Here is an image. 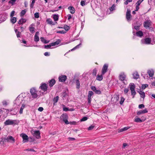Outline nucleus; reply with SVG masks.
<instances>
[{
	"label": "nucleus",
	"mask_w": 155,
	"mask_h": 155,
	"mask_svg": "<svg viewBox=\"0 0 155 155\" xmlns=\"http://www.w3.org/2000/svg\"><path fill=\"white\" fill-rule=\"evenodd\" d=\"M11 22L13 24L15 23L17 21L16 18L15 17H11L10 19Z\"/></svg>",
	"instance_id": "nucleus-27"
},
{
	"label": "nucleus",
	"mask_w": 155,
	"mask_h": 155,
	"mask_svg": "<svg viewBox=\"0 0 155 155\" xmlns=\"http://www.w3.org/2000/svg\"><path fill=\"white\" fill-rule=\"evenodd\" d=\"M147 73L150 77H152L154 74V71L153 70L151 69L148 70Z\"/></svg>",
	"instance_id": "nucleus-20"
},
{
	"label": "nucleus",
	"mask_w": 155,
	"mask_h": 155,
	"mask_svg": "<svg viewBox=\"0 0 155 155\" xmlns=\"http://www.w3.org/2000/svg\"><path fill=\"white\" fill-rule=\"evenodd\" d=\"M47 22L50 25H54L53 22L52 21V20L50 18H48L46 20Z\"/></svg>",
	"instance_id": "nucleus-23"
},
{
	"label": "nucleus",
	"mask_w": 155,
	"mask_h": 155,
	"mask_svg": "<svg viewBox=\"0 0 155 155\" xmlns=\"http://www.w3.org/2000/svg\"><path fill=\"white\" fill-rule=\"evenodd\" d=\"M136 34L137 36L139 37H141L143 35V33L141 31H139L136 33Z\"/></svg>",
	"instance_id": "nucleus-34"
},
{
	"label": "nucleus",
	"mask_w": 155,
	"mask_h": 155,
	"mask_svg": "<svg viewBox=\"0 0 155 155\" xmlns=\"http://www.w3.org/2000/svg\"><path fill=\"white\" fill-rule=\"evenodd\" d=\"M26 21L25 20V19L21 18L18 21V24L21 25L25 22Z\"/></svg>",
	"instance_id": "nucleus-29"
},
{
	"label": "nucleus",
	"mask_w": 155,
	"mask_h": 155,
	"mask_svg": "<svg viewBox=\"0 0 155 155\" xmlns=\"http://www.w3.org/2000/svg\"><path fill=\"white\" fill-rule=\"evenodd\" d=\"M68 116L66 114H63L60 117L61 120H63L67 124H69V123L68 120Z\"/></svg>",
	"instance_id": "nucleus-7"
},
{
	"label": "nucleus",
	"mask_w": 155,
	"mask_h": 155,
	"mask_svg": "<svg viewBox=\"0 0 155 155\" xmlns=\"http://www.w3.org/2000/svg\"><path fill=\"white\" fill-rule=\"evenodd\" d=\"M139 27L140 26H135L134 28L136 30H138L139 29Z\"/></svg>",
	"instance_id": "nucleus-62"
},
{
	"label": "nucleus",
	"mask_w": 155,
	"mask_h": 155,
	"mask_svg": "<svg viewBox=\"0 0 155 155\" xmlns=\"http://www.w3.org/2000/svg\"><path fill=\"white\" fill-rule=\"evenodd\" d=\"M44 54L45 56H49L50 55V53L48 52H46L44 53Z\"/></svg>",
	"instance_id": "nucleus-63"
},
{
	"label": "nucleus",
	"mask_w": 155,
	"mask_h": 155,
	"mask_svg": "<svg viewBox=\"0 0 155 155\" xmlns=\"http://www.w3.org/2000/svg\"><path fill=\"white\" fill-rule=\"evenodd\" d=\"M134 121L137 122H141L142 121V120L139 118H135Z\"/></svg>",
	"instance_id": "nucleus-37"
},
{
	"label": "nucleus",
	"mask_w": 155,
	"mask_h": 155,
	"mask_svg": "<svg viewBox=\"0 0 155 155\" xmlns=\"http://www.w3.org/2000/svg\"><path fill=\"white\" fill-rule=\"evenodd\" d=\"M61 41L60 39H58L57 41H56L55 42L56 45H58L59 44V43L61 42Z\"/></svg>",
	"instance_id": "nucleus-58"
},
{
	"label": "nucleus",
	"mask_w": 155,
	"mask_h": 155,
	"mask_svg": "<svg viewBox=\"0 0 155 155\" xmlns=\"http://www.w3.org/2000/svg\"><path fill=\"white\" fill-rule=\"evenodd\" d=\"M19 101L20 99H19L18 98H17L14 101V103L17 105L18 104V103L19 102Z\"/></svg>",
	"instance_id": "nucleus-44"
},
{
	"label": "nucleus",
	"mask_w": 155,
	"mask_h": 155,
	"mask_svg": "<svg viewBox=\"0 0 155 155\" xmlns=\"http://www.w3.org/2000/svg\"><path fill=\"white\" fill-rule=\"evenodd\" d=\"M151 41V39L150 38H146L144 40H142L141 41L143 43L148 44L150 43Z\"/></svg>",
	"instance_id": "nucleus-12"
},
{
	"label": "nucleus",
	"mask_w": 155,
	"mask_h": 155,
	"mask_svg": "<svg viewBox=\"0 0 155 155\" xmlns=\"http://www.w3.org/2000/svg\"><path fill=\"white\" fill-rule=\"evenodd\" d=\"M25 105L24 104H23L20 108L19 113L20 114H22L23 113V110L24 108L25 107Z\"/></svg>",
	"instance_id": "nucleus-28"
},
{
	"label": "nucleus",
	"mask_w": 155,
	"mask_h": 155,
	"mask_svg": "<svg viewBox=\"0 0 155 155\" xmlns=\"http://www.w3.org/2000/svg\"><path fill=\"white\" fill-rule=\"evenodd\" d=\"M21 35V32L19 31H18L16 33V35L18 38L20 37Z\"/></svg>",
	"instance_id": "nucleus-55"
},
{
	"label": "nucleus",
	"mask_w": 155,
	"mask_h": 155,
	"mask_svg": "<svg viewBox=\"0 0 155 155\" xmlns=\"http://www.w3.org/2000/svg\"><path fill=\"white\" fill-rule=\"evenodd\" d=\"M38 111L41 112L43 110V108L42 107H40L38 108Z\"/></svg>",
	"instance_id": "nucleus-59"
},
{
	"label": "nucleus",
	"mask_w": 155,
	"mask_h": 155,
	"mask_svg": "<svg viewBox=\"0 0 155 155\" xmlns=\"http://www.w3.org/2000/svg\"><path fill=\"white\" fill-rule=\"evenodd\" d=\"M35 17L36 18H38L39 17V13L38 12L35 13L34 14Z\"/></svg>",
	"instance_id": "nucleus-51"
},
{
	"label": "nucleus",
	"mask_w": 155,
	"mask_h": 155,
	"mask_svg": "<svg viewBox=\"0 0 155 155\" xmlns=\"http://www.w3.org/2000/svg\"><path fill=\"white\" fill-rule=\"evenodd\" d=\"M76 85H77L76 88L77 89H79L80 87V83L78 79H77L76 80Z\"/></svg>",
	"instance_id": "nucleus-33"
},
{
	"label": "nucleus",
	"mask_w": 155,
	"mask_h": 155,
	"mask_svg": "<svg viewBox=\"0 0 155 155\" xmlns=\"http://www.w3.org/2000/svg\"><path fill=\"white\" fill-rule=\"evenodd\" d=\"M31 132L32 134L37 139L40 138V133L39 130H35L33 129L31 130Z\"/></svg>",
	"instance_id": "nucleus-3"
},
{
	"label": "nucleus",
	"mask_w": 155,
	"mask_h": 155,
	"mask_svg": "<svg viewBox=\"0 0 155 155\" xmlns=\"http://www.w3.org/2000/svg\"><path fill=\"white\" fill-rule=\"evenodd\" d=\"M91 98L88 97V103L90 104L91 102Z\"/></svg>",
	"instance_id": "nucleus-64"
},
{
	"label": "nucleus",
	"mask_w": 155,
	"mask_h": 155,
	"mask_svg": "<svg viewBox=\"0 0 155 155\" xmlns=\"http://www.w3.org/2000/svg\"><path fill=\"white\" fill-rule=\"evenodd\" d=\"M20 136L23 139V142L24 143L28 141V137L26 134L22 133L20 134Z\"/></svg>",
	"instance_id": "nucleus-8"
},
{
	"label": "nucleus",
	"mask_w": 155,
	"mask_h": 155,
	"mask_svg": "<svg viewBox=\"0 0 155 155\" xmlns=\"http://www.w3.org/2000/svg\"><path fill=\"white\" fill-rule=\"evenodd\" d=\"M94 94V93L92 91H89L88 92V97L91 98V97L92 95Z\"/></svg>",
	"instance_id": "nucleus-36"
},
{
	"label": "nucleus",
	"mask_w": 155,
	"mask_h": 155,
	"mask_svg": "<svg viewBox=\"0 0 155 155\" xmlns=\"http://www.w3.org/2000/svg\"><path fill=\"white\" fill-rule=\"evenodd\" d=\"M151 21L150 20H146L144 22V27L146 28H149L151 25Z\"/></svg>",
	"instance_id": "nucleus-9"
},
{
	"label": "nucleus",
	"mask_w": 155,
	"mask_h": 155,
	"mask_svg": "<svg viewBox=\"0 0 155 155\" xmlns=\"http://www.w3.org/2000/svg\"><path fill=\"white\" fill-rule=\"evenodd\" d=\"M87 119V117H83L81 120V121H84L86 120Z\"/></svg>",
	"instance_id": "nucleus-48"
},
{
	"label": "nucleus",
	"mask_w": 155,
	"mask_h": 155,
	"mask_svg": "<svg viewBox=\"0 0 155 155\" xmlns=\"http://www.w3.org/2000/svg\"><path fill=\"white\" fill-rule=\"evenodd\" d=\"M59 97L57 96L55 97L53 99V102H54V104L55 103H56L58 101L59 99Z\"/></svg>",
	"instance_id": "nucleus-32"
},
{
	"label": "nucleus",
	"mask_w": 155,
	"mask_h": 155,
	"mask_svg": "<svg viewBox=\"0 0 155 155\" xmlns=\"http://www.w3.org/2000/svg\"><path fill=\"white\" fill-rule=\"evenodd\" d=\"M55 81L54 79H52L49 82V86L51 87H52L55 84Z\"/></svg>",
	"instance_id": "nucleus-17"
},
{
	"label": "nucleus",
	"mask_w": 155,
	"mask_h": 155,
	"mask_svg": "<svg viewBox=\"0 0 155 155\" xmlns=\"http://www.w3.org/2000/svg\"><path fill=\"white\" fill-rule=\"evenodd\" d=\"M53 16V18L54 21H57L58 20L59 15L58 14H54Z\"/></svg>",
	"instance_id": "nucleus-21"
},
{
	"label": "nucleus",
	"mask_w": 155,
	"mask_h": 155,
	"mask_svg": "<svg viewBox=\"0 0 155 155\" xmlns=\"http://www.w3.org/2000/svg\"><path fill=\"white\" fill-rule=\"evenodd\" d=\"M91 90L94 91L96 94H101V91L98 89H97L96 87L94 86H92L91 87Z\"/></svg>",
	"instance_id": "nucleus-10"
},
{
	"label": "nucleus",
	"mask_w": 155,
	"mask_h": 155,
	"mask_svg": "<svg viewBox=\"0 0 155 155\" xmlns=\"http://www.w3.org/2000/svg\"><path fill=\"white\" fill-rule=\"evenodd\" d=\"M130 128V127H124V128L119 130H118V132L119 133H120V132H123L124 131H126V130H127Z\"/></svg>",
	"instance_id": "nucleus-22"
},
{
	"label": "nucleus",
	"mask_w": 155,
	"mask_h": 155,
	"mask_svg": "<svg viewBox=\"0 0 155 155\" xmlns=\"http://www.w3.org/2000/svg\"><path fill=\"white\" fill-rule=\"evenodd\" d=\"M64 28L65 30V31H68L69 30L70 28L69 26H68V25H64Z\"/></svg>",
	"instance_id": "nucleus-39"
},
{
	"label": "nucleus",
	"mask_w": 155,
	"mask_h": 155,
	"mask_svg": "<svg viewBox=\"0 0 155 155\" xmlns=\"http://www.w3.org/2000/svg\"><path fill=\"white\" fill-rule=\"evenodd\" d=\"M34 29L35 28L32 26V25H31L29 27V30L31 33H33L35 31Z\"/></svg>",
	"instance_id": "nucleus-26"
},
{
	"label": "nucleus",
	"mask_w": 155,
	"mask_h": 155,
	"mask_svg": "<svg viewBox=\"0 0 155 155\" xmlns=\"http://www.w3.org/2000/svg\"><path fill=\"white\" fill-rule=\"evenodd\" d=\"M35 0H32L31 2V3L30 5V7L31 8H32L34 6V3L35 2Z\"/></svg>",
	"instance_id": "nucleus-50"
},
{
	"label": "nucleus",
	"mask_w": 155,
	"mask_h": 155,
	"mask_svg": "<svg viewBox=\"0 0 155 155\" xmlns=\"http://www.w3.org/2000/svg\"><path fill=\"white\" fill-rule=\"evenodd\" d=\"M148 112L147 110V109H145L142 110H140L139 111H137V115H140L142 114H144L145 113H147Z\"/></svg>",
	"instance_id": "nucleus-16"
},
{
	"label": "nucleus",
	"mask_w": 155,
	"mask_h": 155,
	"mask_svg": "<svg viewBox=\"0 0 155 155\" xmlns=\"http://www.w3.org/2000/svg\"><path fill=\"white\" fill-rule=\"evenodd\" d=\"M81 5L82 6H84L85 5V1H81Z\"/></svg>",
	"instance_id": "nucleus-53"
},
{
	"label": "nucleus",
	"mask_w": 155,
	"mask_h": 155,
	"mask_svg": "<svg viewBox=\"0 0 155 155\" xmlns=\"http://www.w3.org/2000/svg\"><path fill=\"white\" fill-rule=\"evenodd\" d=\"M124 100L125 99L124 97H121V100L120 102V103L121 105H122L123 104V102L124 101Z\"/></svg>",
	"instance_id": "nucleus-42"
},
{
	"label": "nucleus",
	"mask_w": 155,
	"mask_h": 155,
	"mask_svg": "<svg viewBox=\"0 0 155 155\" xmlns=\"http://www.w3.org/2000/svg\"><path fill=\"white\" fill-rule=\"evenodd\" d=\"M39 34V32L38 31H37L36 32L34 38V40L35 41L38 42L39 41V39L38 37Z\"/></svg>",
	"instance_id": "nucleus-15"
},
{
	"label": "nucleus",
	"mask_w": 155,
	"mask_h": 155,
	"mask_svg": "<svg viewBox=\"0 0 155 155\" xmlns=\"http://www.w3.org/2000/svg\"><path fill=\"white\" fill-rule=\"evenodd\" d=\"M15 13V11H12L11 13L10 14V17H13V16H14V14Z\"/></svg>",
	"instance_id": "nucleus-54"
},
{
	"label": "nucleus",
	"mask_w": 155,
	"mask_h": 155,
	"mask_svg": "<svg viewBox=\"0 0 155 155\" xmlns=\"http://www.w3.org/2000/svg\"><path fill=\"white\" fill-rule=\"evenodd\" d=\"M30 92L32 97L33 98H36L38 97V91L34 87H32L30 89Z\"/></svg>",
	"instance_id": "nucleus-1"
},
{
	"label": "nucleus",
	"mask_w": 155,
	"mask_h": 155,
	"mask_svg": "<svg viewBox=\"0 0 155 155\" xmlns=\"http://www.w3.org/2000/svg\"><path fill=\"white\" fill-rule=\"evenodd\" d=\"M68 9L70 10V12L73 14L74 13L75 10L74 8L72 6H70L68 7Z\"/></svg>",
	"instance_id": "nucleus-19"
},
{
	"label": "nucleus",
	"mask_w": 155,
	"mask_h": 155,
	"mask_svg": "<svg viewBox=\"0 0 155 155\" xmlns=\"http://www.w3.org/2000/svg\"><path fill=\"white\" fill-rule=\"evenodd\" d=\"M63 110L64 111H67L69 110V109L68 107H64L63 108Z\"/></svg>",
	"instance_id": "nucleus-60"
},
{
	"label": "nucleus",
	"mask_w": 155,
	"mask_h": 155,
	"mask_svg": "<svg viewBox=\"0 0 155 155\" xmlns=\"http://www.w3.org/2000/svg\"><path fill=\"white\" fill-rule=\"evenodd\" d=\"M129 91V89L128 88H125L124 90V92L126 94L128 93Z\"/></svg>",
	"instance_id": "nucleus-61"
},
{
	"label": "nucleus",
	"mask_w": 155,
	"mask_h": 155,
	"mask_svg": "<svg viewBox=\"0 0 155 155\" xmlns=\"http://www.w3.org/2000/svg\"><path fill=\"white\" fill-rule=\"evenodd\" d=\"M103 75L102 74H101L100 75H97V80L99 81H101L103 79Z\"/></svg>",
	"instance_id": "nucleus-24"
},
{
	"label": "nucleus",
	"mask_w": 155,
	"mask_h": 155,
	"mask_svg": "<svg viewBox=\"0 0 155 155\" xmlns=\"http://www.w3.org/2000/svg\"><path fill=\"white\" fill-rule=\"evenodd\" d=\"M131 17L130 11L129 9H127L126 12V17L128 21L130 20Z\"/></svg>",
	"instance_id": "nucleus-13"
},
{
	"label": "nucleus",
	"mask_w": 155,
	"mask_h": 155,
	"mask_svg": "<svg viewBox=\"0 0 155 155\" xmlns=\"http://www.w3.org/2000/svg\"><path fill=\"white\" fill-rule=\"evenodd\" d=\"M40 88L44 91V94H46L47 93L48 86L45 83L41 84Z\"/></svg>",
	"instance_id": "nucleus-6"
},
{
	"label": "nucleus",
	"mask_w": 155,
	"mask_h": 155,
	"mask_svg": "<svg viewBox=\"0 0 155 155\" xmlns=\"http://www.w3.org/2000/svg\"><path fill=\"white\" fill-rule=\"evenodd\" d=\"M61 41L60 39H58L57 41H56L55 42L56 45H58L59 44V43L61 42Z\"/></svg>",
	"instance_id": "nucleus-57"
},
{
	"label": "nucleus",
	"mask_w": 155,
	"mask_h": 155,
	"mask_svg": "<svg viewBox=\"0 0 155 155\" xmlns=\"http://www.w3.org/2000/svg\"><path fill=\"white\" fill-rule=\"evenodd\" d=\"M139 93L140 94L141 97H142L143 98H144L145 97V94L144 92L140 91L139 92Z\"/></svg>",
	"instance_id": "nucleus-31"
},
{
	"label": "nucleus",
	"mask_w": 155,
	"mask_h": 155,
	"mask_svg": "<svg viewBox=\"0 0 155 155\" xmlns=\"http://www.w3.org/2000/svg\"><path fill=\"white\" fill-rule=\"evenodd\" d=\"M131 94L133 96V98H134V96L135 95L136 92L135 90H131Z\"/></svg>",
	"instance_id": "nucleus-41"
},
{
	"label": "nucleus",
	"mask_w": 155,
	"mask_h": 155,
	"mask_svg": "<svg viewBox=\"0 0 155 155\" xmlns=\"http://www.w3.org/2000/svg\"><path fill=\"white\" fill-rule=\"evenodd\" d=\"M4 141L5 142L14 143L15 142V140L12 136H8L6 137L5 138Z\"/></svg>",
	"instance_id": "nucleus-4"
},
{
	"label": "nucleus",
	"mask_w": 155,
	"mask_h": 155,
	"mask_svg": "<svg viewBox=\"0 0 155 155\" xmlns=\"http://www.w3.org/2000/svg\"><path fill=\"white\" fill-rule=\"evenodd\" d=\"M144 107V105L143 104H141L139 105L138 107L140 109H142Z\"/></svg>",
	"instance_id": "nucleus-52"
},
{
	"label": "nucleus",
	"mask_w": 155,
	"mask_h": 155,
	"mask_svg": "<svg viewBox=\"0 0 155 155\" xmlns=\"http://www.w3.org/2000/svg\"><path fill=\"white\" fill-rule=\"evenodd\" d=\"M82 42V41H81L80 42V43L79 45H77L75 47H74V48H73V49H71V51H74V50L75 49H76L79 48V46L81 44Z\"/></svg>",
	"instance_id": "nucleus-35"
},
{
	"label": "nucleus",
	"mask_w": 155,
	"mask_h": 155,
	"mask_svg": "<svg viewBox=\"0 0 155 155\" xmlns=\"http://www.w3.org/2000/svg\"><path fill=\"white\" fill-rule=\"evenodd\" d=\"M120 80L122 81L125 84H127L126 80V75L124 72L121 73L119 76Z\"/></svg>",
	"instance_id": "nucleus-5"
},
{
	"label": "nucleus",
	"mask_w": 155,
	"mask_h": 155,
	"mask_svg": "<svg viewBox=\"0 0 155 155\" xmlns=\"http://www.w3.org/2000/svg\"><path fill=\"white\" fill-rule=\"evenodd\" d=\"M129 86L130 90H135V86L134 83H130Z\"/></svg>",
	"instance_id": "nucleus-25"
},
{
	"label": "nucleus",
	"mask_w": 155,
	"mask_h": 155,
	"mask_svg": "<svg viewBox=\"0 0 155 155\" xmlns=\"http://www.w3.org/2000/svg\"><path fill=\"white\" fill-rule=\"evenodd\" d=\"M52 46L51 45V43L49 45H45V48L46 49H48L50 48Z\"/></svg>",
	"instance_id": "nucleus-47"
},
{
	"label": "nucleus",
	"mask_w": 155,
	"mask_h": 155,
	"mask_svg": "<svg viewBox=\"0 0 155 155\" xmlns=\"http://www.w3.org/2000/svg\"><path fill=\"white\" fill-rule=\"evenodd\" d=\"M133 78L136 79H138L139 77V75L138 74V73L136 71L134 72L133 74Z\"/></svg>",
	"instance_id": "nucleus-18"
},
{
	"label": "nucleus",
	"mask_w": 155,
	"mask_h": 155,
	"mask_svg": "<svg viewBox=\"0 0 155 155\" xmlns=\"http://www.w3.org/2000/svg\"><path fill=\"white\" fill-rule=\"evenodd\" d=\"M40 39H41V41L45 43V44H47V43H49V41H47L43 37H41L40 38Z\"/></svg>",
	"instance_id": "nucleus-30"
},
{
	"label": "nucleus",
	"mask_w": 155,
	"mask_h": 155,
	"mask_svg": "<svg viewBox=\"0 0 155 155\" xmlns=\"http://www.w3.org/2000/svg\"><path fill=\"white\" fill-rule=\"evenodd\" d=\"M143 1V0H139L137 1L136 3V5H137V6H139L141 3Z\"/></svg>",
	"instance_id": "nucleus-43"
},
{
	"label": "nucleus",
	"mask_w": 155,
	"mask_h": 155,
	"mask_svg": "<svg viewBox=\"0 0 155 155\" xmlns=\"http://www.w3.org/2000/svg\"><path fill=\"white\" fill-rule=\"evenodd\" d=\"M108 67V64H105L104 65L102 70V74H104L107 72Z\"/></svg>",
	"instance_id": "nucleus-11"
},
{
	"label": "nucleus",
	"mask_w": 155,
	"mask_h": 155,
	"mask_svg": "<svg viewBox=\"0 0 155 155\" xmlns=\"http://www.w3.org/2000/svg\"><path fill=\"white\" fill-rule=\"evenodd\" d=\"M97 74V70L96 69H94L93 71L92 74L94 76H95Z\"/></svg>",
	"instance_id": "nucleus-45"
},
{
	"label": "nucleus",
	"mask_w": 155,
	"mask_h": 155,
	"mask_svg": "<svg viewBox=\"0 0 155 155\" xmlns=\"http://www.w3.org/2000/svg\"><path fill=\"white\" fill-rule=\"evenodd\" d=\"M17 124L16 120L8 119L6 120L4 122L5 125L7 126L8 125H12L16 124Z\"/></svg>",
	"instance_id": "nucleus-2"
},
{
	"label": "nucleus",
	"mask_w": 155,
	"mask_h": 155,
	"mask_svg": "<svg viewBox=\"0 0 155 155\" xmlns=\"http://www.w3.org/2000/svg\"><path fill=\"white\" fill-rule=\"evenodd\" d=\"M94 126L91 125L88 128V130H91L93 129L94 128Z\"/></svg>",
	"instance_id": "nucleus-56"
},
{
	"label": "nucleus",
	"mask_w": 155,
	"mask_h": 155,
	"mask_svg": "<svg viewBox=\"0 0 155 155\" xmlns=\"http://www.w3.org/2000/svg\"><path fill=\"white\" fill-rule=\"evenodd\" d=\"M148 86V85L147 84L142 85V89H144Z\"/></svg>",
	"instance_id": "nucleus-49"
},
{
	"label": "nucleus",
	"mask_w": 155,
	"mask_h": 155,
	"mask_svg": "<svg viewBox=\"0 0 155 155\" xmlns=\"http://www.w3.org/2000/svg\"><path fill=\"white\" fill-rule=\"evenodd\" d=\"M26 11L24 10H22L20 13V15L21 16H23L26 13Z\"/></svg>",
	"instance_id": "nucleus-38"
},
{
	"label": "nucleus",
	"mask_w": 155,
	"mask_h": 155,
	"mask_svg": "<svg viewBox=\"0 0 155 155\" xmlns=\"http://www.w3.org/2000/svg\"><path fill=\"white\" fill-rule=\"evenodd\" d=\"M57 33H61V34H65L66 33V32L64 31V30H62L61 31H57Z\"/></svg>",
	"instance_id": "nucleus-46"
},
{
	"label": "nucleus",
	"mask_w": 155,
	"mask_h": 155,
	"mask_svg": "<svg viewBox=\"0 0 155 155\" xmlns=\"http://www.w3.org/2000/svg\"><path fill=\"white\" fill-rule=\"evenodd\" d=\"M115 6L114 5H113L112 7L109 8V10L110 11H112L115 9Z\"/></svg>",
	"instance_id": "nucleus-40"
},
{
	"label": "nucleus",
	"mask_w": 155,
	"mask_h": 155,
	"mask_svg": "<svg viewBox=\"0 0 155 155\" xmlns=\"http://www.w3.org/2000/svg\"><path fill=\"white\" fill-rule=\"evenodd\" d=\"M67 79V77L65 75H61L59 77V80L60 81L64 82Z\"/></svg>",
	"instance_id": "nucleus-14"
}]
</instances>
